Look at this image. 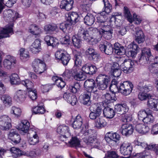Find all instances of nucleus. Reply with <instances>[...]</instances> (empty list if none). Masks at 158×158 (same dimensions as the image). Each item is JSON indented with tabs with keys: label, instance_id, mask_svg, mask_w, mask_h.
<instances>
[{
	"label": "nucleus",
	"instance_id": "obj_1",
	"mask_svg": "<svg viewBox=\"0 0 158 158\" xmlns=\"http://www.w3.org/2000/svg\"><path fill=\"white\" fill-rule=\"evenodd\" d=\"M97 86L100 90H104L107 87L110 79L105 74H100L98 75L96 79Z\"/></svg>",
	"mask_w": 158,
	"mask_h": 158
},
{
	"label": "nucleus",
	"instance_id": "obj_2",
	"mask_svg": "<svg viewBox=\"0 0 158 158\" xmlns=\"http://www.w3.org/2000/svg\"><path fill=\"white\" fill-rule=\"evenodd\" d=\"M133 85L128 81H124L119 86V92L125 95L129 94L132 92Z\"/></svg>",
	"mask_w": 158,
	"mask_h": 158
},
{
	"label": "nucleus",
	"instance_id": "obj_3",
	"mask_svg": "<svg viewBox=\"0 0 158 158\" xmlns=\"http://www.w3.org/2000/svg\"><path fill=\"white\" fill-rule=\"evenodd\" d=\"M132 150V146L131 143L127 141L122 142L120 144V152L124 155H130Z\"/></svg>",
	"mask_w": 158,
	"mask_h": 158
},
{
	"label": "nucleus",
	"instance_id": "obj_4",
	"mask_svg": "<svg viewBox=\"0 0 158 158\" xmlns=\"http://www.w3.org/2000/svg\"><path fill=\"white\" fill-rule=\"evenodd\" d=\"M113 33V29L109 25L104 27L101 28V32H100V40L103 36L106 40H109L112 37Z\"/></svg>",
	"mask_w": 158,
	"mask_h": 158
},
{
	"label": "nucleus",
	"instance_id": "obj_5",
	"mask_svg": "<svg viewBox=\"0 0 158 158\" xmlns=\"http://www.w3.org/2000/svg\"><path fill=\"white\" fill-rule=\"evenodd\" d=\"M11 120L6 115L0 117V128L2 130H7L11 127Z\"/></svg>",
	"mask_w": 158,
	"mask_h": 158
},
{
	"label": "nucleus",
	"instance_id": "obj_6",
	"mask_svg": "<svg viewBox=\"0 0 158 158\" xmlns=\"http://www.w3.org/2000/svg\"><path fill=\"white\" fill-rule=\"evenodd\" d=\"M127 48L129 49V51L126 53V55L128 57H135L139 48L138 45L133 42L128 45Z\"/></svg>",
	"mask_w": 158,
	"mask_h": 158
},
{
	"label": "nucleus",
	"instance_id": "obj_7",
	"mask_svg": "<svg viewBox=\"0 0 158 158\" xmlns=\"http://www.w3.org/2000/svg\"><path fill=\"white\" fill-rule=\"evenodd\" d=\"M99 48L100 50L104 52L107 55L111 54L114 51L112 45L109 42L104 41L103 44L99 45Z\"/></svg>",
	"mask_w": 158,
	"mask_h": 158
},
{
	"label": "nucleus",
	"instance_id": "obj_8",
	"mask_svg": "<svg viewBox=\"0 0 158 158\" xmlns=\"http://www.w3.org/2000/svg\"><path fill=\"white\" fill-rule=\"evenodd\" d=\"M91 112L89 114V117L91 119H95L99 117L102 113V108L101 106H97L94 105L90 107Z\"/></svg>",
	"mask_w": 158,
	"mask_h": 158
},
{
	"label": "nucleus",
	"instance_id": "obj_9",
	"mask_svg": "<svg viewBox=\"0 0 158 158\" xmlns=\"http://www.w3.org/2000/svg\"><path fill=\"white\" fill-rule=\"evenodd\" d=\"M84 87L86 91L91 92L92 91L94 93L98 91L96 89L94 90V89L96 88V83L93 79H89L86 80L84 83Z\"/></svg>",
	"mask_w": 158,
	"mask_h": 158
},
{
	"label": "nucleus",
	"instance_id": "obj_10",
	"mask_svg": "<svg viewBox=\"0 0 158 158\" xmlns=\"http://www.w3.org/2000/svg\"><path fill=\"white\" fill-rule=\"evenodd\" d=\"M30 136L28 137V142L31 145H35L39 142V138L35 130L30 129L28 131Z\"/></svg>",
	"mask_w": 158,
	"mask_h": 158
},
{
	"label": "nucleus",
	"instance_id": "obj_11",
	"mask_svg": "<svg viewBox=\"0 0 158 158\" xmlns=\"http://www.w3.org/2000/svg\"><path fill=\"white\" fill-rule=\"evenodd\" d=\"M101 28L99 29L96 28L91 27L89 29V31H88L89 35L92 34L94 37H92L93 39L91 42L94 40V43L96 44L98 42V39L99 40H100V35H101L100 32H101Z\"/></svg>",
	"mask_w": 158,
	"mask_h": 158
},
{
	"label": "nucleus",
	"instance_id": "obj_12",
	"mask_svg": "<svg viewBox=\"0 0 158 158\" xmlns=\"http://www.w3.org/2000/svg\"><path fill=\"white\" fill-rule=\"evenodd\" d=\"M86 58L89 59H99L100 58L99 54L92 48H89L87 49L85 52Z\"/></svg>",
	"mask_w": 158,
	"mask_h": 158
},
{
	"label": "nucleus",
	"instance_id": "obj_13",
	"mask_svg": "<svg viewBox=\"0 0 158 158\" xmlns=\"http://www.w3.org/2000/svg\"><path fill=\"white\" fill-rule=\"evenodd\" d=\"M120 130L122 134L127 136L131 134L133 131L132 125L128 124H123Z\"/></svg>",
	"mask_w": 158,
	"mask_h": 158
},
{
	"label": "nucleus",
	"instance_id": "obj_14",
	"mask_svg": "<svg viewBox=\"0 0 158 158\" xmlns=\"http://www.w3.org/2000/svg\"><path fill=\"white\" fill-rule=\"evenodd\" d=\"M78 37L82 38L87 42L92 41L93 37L89 34L88 31H85L84 29L81 28L79 29L77 33Z\"/></svg>",
	"mask_w": 158,
	"mask_h": 158
},
{
	"label": "nucleus",
	"instance_id": "obj_15",
	"mask_svg": "<svg viewBox=\"0 0 158 158\" xmlns=\"http://www.w3.org/2000/svg\"><path fill=\"white\" fill-rule=\"evenodd\" d=\"M57 132L61 134L65 138L68 137L70 135L68 127L64 125H60L58 127Z\"/></svg>",
	"mask_w": 158,
	"mask_h": 158
},
{
	"label": "nucleus",
	"instance_id": "obj_16",
	"mask_svg": "<svg viewBox=\"0 0 158 158\" xmlns=\"http://www.w3.org/2000/svg\"><path fill=\"white\" fill-rule=\"evenodd\" d=\"M129 108L126 104H118L115 105V111L118 114H123L128 110Z\"/></svg>",
	"mask_w": 158,
	"mask_h": 158
},
{
	"label": "nucleus",
	"instance_id": "obj_17",
	"mask_svg": "<svg viewBox=\"0 0 158 158\" xmlns=\"http://www.w3.org/2000/svg\"><path fill=\"white\" fill-rule=\"evenodd\" d=\"M135 30L136 32L135 35L136 41L139 44L143 43L145 39L142 30L139 27L135 28Z\"/></svg>",
	"mask_w": 158,
	"mask_h": 158
},
{
	"label": "nucleus",
	"instance_id": "obj_18",
	"mask_svg": "<svg viewBox=\"0 0 158 158\" xmlns=\"http://www.w3.org/2000/svg\"><path fill=\"white\" fill-rule=\"evenodd\" d=\"M63 98L68 103L73 106L76 105L77 103V99L75 96L71 94L65 93L64 94Z\"/></svg>",
	"mask_w": 158,
	"mask_h": 158
},
{
	"label": "nucleus",
	"instance_id": "obj_19",
	"mask_svg": "<svg viewBox=\"0 0 158 158\" xmlns=\"http://www.w3.org/2000/svg\"><path fill=\"white\" fill-rule=\"evenodd\" d=\"M73 3V0H62L61 2L60 7L61 9L69 11L72 8Z\"/></svg>",
	"mask_w": 158,
	"mask_h": 158
},
{
	"label": "nucleus",
	"instance_id": "obj_20",
	"mask_svg": "<svg viewBox=\"0 0 158 158\" xmlns=\"http://www.w3.org/2000/svg\"><path fill=\"white\" fill-rule=\"evenodd\" d=\"M91 132V130H86L84 134L85 136H89L88 137H86L83 138L84 141L88 145H91L96 139L95 137L90 135Z\"/></svg>",
	"mask_w": 158,
	"mask_h": 158
},
{
	"label": "nucleus",
	"instance_id": "obj_21",
	"mask_svg": "<svg viewBox=\"0 0 158 158\" xmlns=\"http://www.w3.org/2000/svg\"><path fill=\"white\" fill-rule=\"evenodd\" d=\"M105 18H106L105 16L101 14L97 15L96 23L98 24L99 27H100L102 28L108 25Z\"/></svg>",
	"mask_w": 158,
	"mask_h": 158
},
{
	"label": "nucleus",
	"instance_id": "obj_22",
	"mask_svg": "<svg viewBox=\"0 0 158 158\" xmlns=\"http://www.w3.org/2000/svg\"><path fill=\"white\" fill-rule=\"evenodd\" d=\"M153 58L150 48H144L141 50V54L139 59H152Z\"/></svg>",
	"mask_w": 158,
	"mask_h": 158
},
{
	"label": "nucleus",
	"instance_id": "obj_23",
	"mask_svg": "<svg viewBox=\"0 0 158 158\" xmlns=\"http://www.w3.org/2000/svg\"><path fill=\"white\" fill-rule=\"evenodd\" d=\"M67 19V21L73 24H75L79 20V16L75 12L69 13Z\"/></svg>",
	"mask_w": 158,
	"mask_h": 158
},
{
	"label": "nucleus",
	"instance_id": "obj_24",
	"mask_svg": "<svg viewBox=\"0 0 158 158\" xmlns=\"http://www.w3.org/2000/svg\"><path fill=\"white\" fill-rule=\"evenodd\" d=\"M14 98L18 102H23L25 99V91L21 89L17 91L14 96Z\"/></svg>",
	"mask_w": 158,
	"mask_h": 158
},
{
	"label": "nucleus",
	"instance_id": "obj_25",
	"mask_svg": "<svg viewBox=\"0 0 158 158\" xmlns=\"http://www.w3.org/2000/svg\"><path fill=\"white\" fill-rule=\"evenodd\" d=\"M44 41L48 46L53 47L56 46L58 44V41L56 38L49 35L45 37Z\"/></svg>",
	"mask_w": 158,
	"mask_h": 158
},
{
	"label": "nucleus",
	"instance_id": "obj_26",
	"mask_svg": "<svg viewBox=\"0 0 158 158\" xmlns=\"http://www.w3.org/2000/svg\"><path fill=\"white\" fill-rule=\"evenodd\" d=\"M55 56L57 59H70V55L62 50L57 51L55 54Z\"/></svg>",
	"mask_w": 158,
	"mask_h": 158
},
{
	"label": "nucleus",
	"instance_id": "obj_27",
	"mask_svg": "<svg viewBox=\"0 0 158 158\" xmlns=\"http://www.w3.org/2000/svg\"><path fill=\"white\" fill-rule=\"evenodd\" d=\"M114 49L115 53L118 55H123L127 53L123 46L118 43L114 44Z\"/></svg>",
	"mask_w": 158,
	"mask_h": 158
},
{
	"label": "nucleus",
	"instance_id": "obj_28",
	"mask_svg": "<svg viewBox=\"0 0 158 158\" xmlns=\"http://www.w3.org/2000/svg\"><path fill=\"white\" fill-rule=\"evenodd\" d=\"M95 20V18L94 15L87 13L84 18V23L86 25L91 26L94 24Z\"/></svg>",
	"mask_w": 158,
	"mask_h": 158
},
{
	"label": "nucleus",
	"instance_id": "obj_29",
	"mask_svg": "<svg viewBox=\"0 0 158 158\" xmlns=\"http://www.w3.org/2000/svg\"><path fill=\"white\" fill-rule=\"evenodd\" d=\"M91 96V92L85 91L83 94L81 96L82 98V102L83 104L88 106L90 104L91 102L90 100Z\"/></svg>",
	"mask_w": 158,
	"mask_h": 158
},
{
	"label": "nucleus",
	"instance_id": "obj_30",
	"mask_svg": "<svg viewBox=\"0 0 158 158\" xmlns=\"http://www.w3.org/2000/svg\"><path fill=\"white\" fill-rule=\"evenodd\" d=\"M115 112V110L109 107H105L103 110L104 116L109 118H112L114 117Z\"/></svg>",
	"mask_w": 158,
	"mask_h": 158
},
{
	"label": "nucleus",
	"instance_id": "obj_31",
	"mask_svg": "<svg viewBox=\"0 0 158 158\" xmlns=\"http://www.w3.org/2000/svg\"><path fill=\"white\" fill-rule=\"evenodd\" d=\"M12 32V28L10 27L0 30V39L4 38L9 37L10 36L9 34Z\"/></svg>",
	"mask_w": 158,
	"mask_h": 158
},
{
	"label": "nucleus",
	"instance_id": "obj_32",
	"mask_svg": "<svg viewBox=\"0 0 158 158\" xmlns=\"http://www.w3.org/2000/svg\"><path fill=\"white\" fill-rule=\"evenodd\" d=\"M140 60H128V61L125 60L122 66L123 67H127L129 68V70L131 71L130 67L133 68L135 64H138L140 63Z\"/></svg>",
	"mask_w": 158,
	"mask_h": 158
},
{
	"label": "nucleus",
	"instance_id": "obj_33",
	"mask_svg": "<svg viewBox=\"0 0 158 158\" xmlns=\"http://www.w3.org/2000/svg\"><path fill=\"white\" fill-rule=\"evenodd\" d=\"M140 60H128V61L125 60L122 66L123 67H127L129 68V70L131 71L130 67L133 68L135 64H138L140 63Z\"/></svg>",
	"mask_w": 158,
	"mask_h": 158
},
{
	"label": "nucleus",
	"instance_id": "obj_34",
	"mask_svg": "<svg viewBox=\"0 0 158 158\" xmlns=\"http://www.w3.org/2000/svg\"><path fill=\"white\" fill-rule=\"evenodd\" d=\"M82 121L81 117L79 115H77L72 124L73 127L74 129L80 128L82 124Z\"/></svg>",
	"mask_w": 158,
	"mask_h": 158
},
{
	"label": "nucleus",
	"instance_id": "obj_35",
	"mask_svg": "<svg viewBox=\"0 0 158 158\" xmlns=\"http://www.w3.org/2000/svg\"><path fill=\"white\" fill-rule=\"evenodd\" d=\"M124 17L130 23H132V16L129 8L127 6L124 7L123 9Z\"/></svg>",
	"mask_w": 158,
	"mask_h": 158
},
{
	"label": "nucleus",
	"instance_id": "obj_36",
	"mask_svg": "<svg viewBox=\"0 0 158 158\" xmlns=\"http://www.w3.org/2000/svg\"><path fill=\"white\" fill-rule=\"evenodd\" d=\"M44 60H42L38 68L35 69V72L36 73L41 74L47 69L46 64Z\"/></svg>",
	"mask_w": 158,
	"mask_h": 158
},
{
	"label": "nucleus",
	"instance_id": "obj_37",
	"mask_svg": "<svg viewBox=\"0 0 158 158\" xmlns=\"http://www.w3.org/2000/svg\"><path fill=\"white\" fill-rule=\"evenodd\" d=\"M80 141L76 136L72 137L70 140L69 141V144L71 147H80Z\"/></svg>",
	"mask_w": 158,
	"mask_h": 158
},
{
	"label": "nucleus",
	"instance_id": "obj_38",
	"mask_svg": "<svg viewBox=\"0 0 158 158\" xmlns=\"http://www.w3.org/2000/svg\"><path fill=\"white\" fill-rule=\"evenodd\" d=\"M29 30L30 33L35 35H38L41 33V29L35 24L31 25Z\"/></svg>",
	"mask_w": 158,
	"mask_h": 158
},
{
	"label": "nucleus",
	"instance_id": "obj_39",
	"mask_svg": "<svg viewBox=\"0 0 158 158\" xmlns=\"http://www.w3.org/2000/svg\"><path fill=\"white\" fill-rule=\"evenodd\" d=\"M10 151L12 153L13 156L15 158L20 157L23 155L21 150L14 147L11 148Z\"/></svg>",
	"mask_w": 158,
	"mask_h": 158
},
{
	"label": "nucleus",
	"instance_id": "obj_40",
	"mask_svg": "<svg viewBox=\"0 0 158 158\" xmlns=\"http://www.w3.org/2000/svg\"><path fill=\"white\" fill-rule=\"evenodd\" d=\"M21 83L22 85L26 87L28 91L33 89H34V84L29 79H25L22 80Z\"/></svg>",
	"mask_w": 158,
	"mask_h": 158
},
{
	"label": "nucleus",
	"instance_id": "obj_41",
	"mask_svg": "<svg viewBox=\"0 0 158 158\" xmlns=\"http://www.w3.org/2000/svg\"><path fill=\"white\" fill-rule=\"evenodd\" d=\"M10 82L12 85H18L20 83V79L16 73L12 74L10 77Z\"/></svg>",
	"mask_w": 158,
	"mask_h": 158
},
{
	"label": "nucleus",
	"instance_id": "obj_42",
	"mask_svg": "<svg viewBox=\"0 0 158 158\" xmlns=\"http://www.w3.org/2000/svg\"><path fill=\"white\" fill-rule=\"evenodd\" d=\"M1 99L5 105H10L12 102V98L9 95L4 94L1 97Z\"/></svg>",
	"mask_w": 158,
	"mask_h": 158
},
{
	"label": "nucleus",
	"instance_id": "obj_43",
	"mask_svg": "<svg viewBox=\"0 0 158 158\" xmlns=\"http://www.w3.org/2000/svg\"><path fill=\"white\" fill-rule=\"evenodd\" d=\"M107 123L103 118L97 119L95 122V126L98 128H101L106 125Z\"/></svg>",
	"mask_w": 158,
	"mask_h": 158
},
{
	"label": "nucleus",
	"instance_id": "obj_44",
	"mask_svg": "<svg viewBox=\"0 0 158 158\" xmlns=\"http://www.w3.org/2000/svg\"><path fill=\"white\" fill-rule=\"evenodd\" d=\"M102 2L105 7V12L107 14L110 13L112 10L111 5L110 3L108 0H103Z\"/></svg>",
	"mask_w": 158,
	"mask_h": 158
},
{
	"label": "nucleus",
	"instance_id": "obj_45",
	"mask_svg": "<svg viewBox=\"0 0 158 158\" xmlns=\"http://www.w3.org/2000/svg\"><path fill=\"white\" fill-rule=\"evenodd\" d=\"M102 98L106 101L108 102L112 100H115V98L114 97V94L106 93V94L102 95Z\"/></svg>",
	"mask_w": 158,
	"mask_h": 158
},
{
	"label": "nucleus",
	"instance_id": "obj_46",
	"mask_svg": "<svg viewBox=\"0 0 158 158\" xmlns=\"http://www.w3.org/2000/svg\"><path fill=\"white\" fill-rule=\"evenodd\" d=\"M118 83L115 80L112 81L110 87V91L114 93L119 91V87H118Z\"/></svg>",
	"mask_w": 158,
	"mask_h": 158
},
{
	"label": "nucleus",
	"instance_id": "obj_47",
	"mask_svg": "<svg viewBox=\"0 0 158 158\" xmlns=\"http://www.w3.org/2000/svg\"><path fill=\"white\" fill-rule=\"evenodd\" d=\"M32 112L35 114H42L45 112L44 107L42 106H37L33 108Z\"/></svg>",
	"mask_w": 158,
	"mask_h": 158
},
{
	"label": "nucleus",
	"instance_id": "obj_48",
	"mask_svg": "<svg viewBox=\"0 0 158 158\" xmlns=\"http://www.w3.org/2000/svg\"><path fill=\"white\" fill-rule=\"evenodd\" d=\"M154 121V118L153 116L150 114H148L142 121L144 123L150 124L152 123Z\"/></svg>",
	"mask_w": 158,
	"mask_h": 158
},
{
	"label": "nucleus",
	"instance_id": "obj_49",
	"mask_svg": "<svg viewBox=\"0 0 158 158\" xmlns=\"http://www.w3.org/2000/svg\"><path fill=\"white\" fill-rule=\"evenodd\" d=\"M74 79L77 81H83L86 78L85 74L82 71L79 72L78 73L74 75Z\"/></svg>",
	"mask_w": 158,
	"mask_h": 158
},
{
	"label": "nucleus",
	"instance_id": "obj_50",
	"mask_svg": "<svg viewBox=\"0 0 158 158\" xmlns=\"http://www.w3.org/2000/svg\"><path fill=\"white\" fill-rule=\"evenodd\" d=\"M72 41L75 47L78 48L80 47L81 41L80 39L77 37L76 36L73 35L72 38Z\"/></svg>",
	"mask_w": 158,
	"mask_h": 158
},
{
	"label": "nucleus",
	"instance_id": "obj_51",
	"mask_svg": "<svg viewBox=\"0 0 158 158\" xmlns=\"http://www.w3.org/2000/svg\"><path fill=\"white\" fill-rule=\"evenodd\" d=\"M19 55L23 58L26 59L30 58L28 51L24 48H21L19 50Z\"/></svg>",
	"mask_w": 158,
	"mask_h": 158
},
{
	"label": "nucleus",
	"instance_id": "obj_52",
	"mask_svg": "<svg viewBox=\"0 0 158 158\" xmlns=\"http://www.w3.org/2000/svg\"><path fill=\"white\" fill-rule=\"evenodd\" d=\"M16 63V60H4L3 65L4 67L8 69H10L12 65Z\"/></svg>",
	"mask_w": 158,
	"mask_h": 158
},
{
	"label": "nucleus",
	"instance_id": "obj_53",
	"mask_svg": "<svg viewBox=\"0 0 158 158\" xmlns=\"http://www.w3.org/2000/svg\"><path fill=\"white\" fill-rule=\"evenodd\" d=\"M134 158H151V156L148 152L144 151L143 152L137 154Z\"/></svg>",
	"mask_w": 158,
	"mask_h": 158
},
{
	"label": "nucleus",
	"instance_id": "obj_54",
	"mask_svg": "<svg viewBox=\"0 0 158 158\" xmlns=\"http://www.w3.org/2000/svg\"><path fill=\"white\" fill-rule=\"evenodd\" d=\"M156 100L152 98L151 96L148 98L147 101V106L149 108L153 109L156 102Z\"/></svg>",
	"mask_w": 158,
	"mask_h": 158
},
{
	"label": "nucleus",
	"instance_id": "obj_55",
	"mask_svg": "<svg viewBox=\"0 0 158 158\" xmlns=\"http://www.w3.org/2000/svg\"><path fill=\"white\" fill-rule=\"evenodd\" d=\"M69 88L72 93H76L80 90V85L78 83H76L73 85H70Z\"/></svg>",
	"mask_w": 158,
	"mask_h": 158
},
{
	"label": "nucleus",
	"instance_id": "obj_56",
	"mask_svg": "<svg viewBox=\"0 0 158 158\" xmlns=\"http://www.w3.org/2000/svg\"><path fill=\"white\" fill-rule=\"evenodd\" d=\"M150 70L152 72L157 73L158 72V60L156 62L152 64L149 67Z\"/></svg>",
	"mask_w": 158,
	"mask_h": 158
},
{
	"label": "nucleus",
	"instance_id": "obj_57",
	"mask_svg": "<svg viewBox=\"0 0 158 158\" xmlns=\"http://www.w3.org/2000/svg\"><path fill=\"white\" fill-rule=\"evenodd\" d=\"M142 21V19L141 17L137 15L135 13H134L132 17V23L134 22L135 23L139 24Z\"/></svg>",
	"mask_w": 158,
	"mask_h": 158
},
{
	"label": "nucleus",
	"instance_id": "obj_58",
	"mask_svg": "<svg viewBox=\"0 0 158 158\" xmlns=\"http://www.w3.org/2000/svg\"><path fill=\"white\" fill-rule=\"evenodd\" d=\"M28 95L32 100H35L37 98L36 91L34 89L28 90Z\"/></svg>",
	"mask_w": 158,
	"mask_h": 158
},
{
	"label": "nucleus",
	"instance_id": "obj_59",
	"mask_svg": "<svg viewBox=\"0 0 158 158\" xmlns=\"http://www.w3.org/2000/svg\"><path fill=\"white\" fill-rule=\"evenodd\" d=\"M107 153L110 158H127L119 156L116 152L113 151H108Z\"/></svg>",
	"mask_w": 158,
	"mask_h": 158
},
{
	"label": "nucleus",
	"instance_id": "obj_60",
	"mask_svg": "<svg viewBox=\"0 0 158 158\" xmlns=\"http://www.w3.org/2000/svg\"><path fill=\"white\" fill-rule=\"evenodd\" d=\"M11 113L14 114L16 116H19L21 113V110L19 108L13 106L11 108Z\"/></svg>",
	"mask_w": 158,
	"mask_h": 158
},
{
	"label": "nucleus",
	"instance_id": "obj_61",
	"mask_svg": "<svg viewBox=\"0 0 158 158\" xmlns=\"http://www.w3.org/2000/svg\"><path fill=\"white\" fill-rule=\"evenodd\" d=\"M153 150L156 154L158 155V144H151L148 145L147 150Z\"/></svg>",
	"mask_w": 158,
	"mask_h": 158
},
{
	"label": "nucleus",
	"instance_id": "obj_62",
	"mask_svg": "<svg viewBox=\"0 0 158 158\" xmlns=\"http://www.w3.org/2000/svg\"><path fill=\"white\" fill-rule=\"evenodd\" d=\"M148 114L147 112L144 110H140L138 114L139 119L142 121Z\"/></svg>",
	"mask_w": 158,
	"mask_h": 158
},
{
	"label": "nucleus",
	"instance_id": "obj_63",
	"mask_svg": "<svg viewBox=\"0 0 158 158\" xmlns=\"http://www.w3.org/2000/svg\"><path fill=\"white\" fill-rule=\"evenodd\" d=\"M57 28V27L56 24H52L45 26L44 29L47 31H55Z\"/></svg>",
	"mask_w": 158,
	"mask_h": 158
},
{
	"label": "nucleus",
	"instance_id": "obj_64",
	"mask_svg": "<svg viewBox=\"0 0 158 158\" xmlns=\"http://www.w3.org/2000/svg\"><path fill=\"white\" fill-rule=\"evenodd\" d=\"M150 96L149 94L143 92H141V91L138 95L139 98L141 101L147 99H148Z\"/></svg>",
	"mask_w": 158,
	"mask_h": 158
}]
</instances>
